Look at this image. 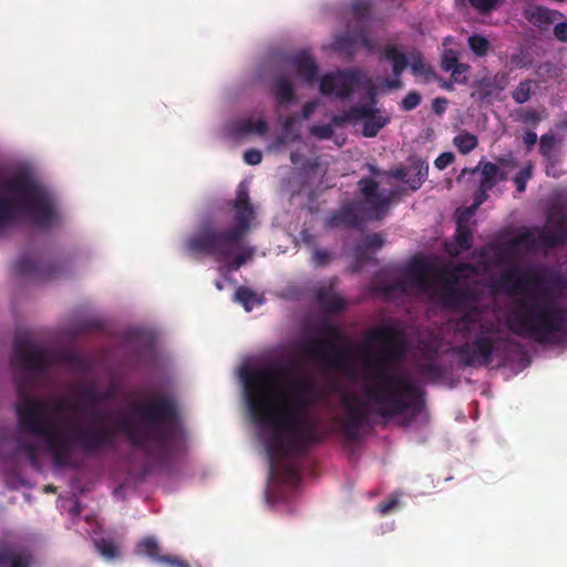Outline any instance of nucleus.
I'll use <instances>...</instances> for the list:
<instances>
[{"instance_id":"16","label":"nucleus","mask_w":567,"mask_h":567,"mask_svg":"<svg viewBox=\"0 0 567 567\" xmlns=\"http://www.w3.org/2000/svg\"><path fill=\"white\" fill-rule=\"evenodd\" d=\"M359 192L369 205V218L380 220L386 214L391 198L378 194L379 183L372 178L363 177L358 182Z\"/></svg>"},{"instance_id":"31","label":"nucleus","mask_w":567,"mask_h":567,"mask_svg":"<svg viewBox=\"0 0 567 567\" xmlns=\"http://www.w3.org/2000/svg\"><path fill=\"white\" fill-rule=\"evenodd\" d=\"M563 17L557 10L534 6V25L542 30H547L551 24H556Z\"/></svg>"},{"instance_id":"38","label":"nucleus","mask_w":567,"mask_h":567,"mask_svg":"<svg viewBox=\"0 0 567 567\" xmlns=\"http://www.w3.org/2000/svg\"><path fill=\"white\" fill-rule=\"evenodd\" d=\"M16 443H17V451L20 453H23L27 456L30 464L34 468H39L40 463H39V453H38L37 446L32 442L21 439V437H18L16 440Z\"/></svg>"},{"instance_id":"28","label":"nucleus","mask_w":567,"mask_h":567,"mask_svg":"<svg viewBox=\"0 0 567 567\" xmlns=\"http://www.w3.org/2000/svg\"><path fill=\"white\" fill-rule=\"evenodd\" d=\"M319 307L329 313H336L344 308V300L338 296L332 287H320L316 292Z\"/></svg>"},{"instance_id":"52","label":"nucleus","mask_w":567,"mask_h":567,"mask_svg":"<svg viewBox=\"0 0 567 567\" xmlns=\"http://www.w3.org/2000/svg\"><path fill=\"white\" fill-rule=\"evenodd\" d=\"M422 372L430 379H441L444 375V369L436 363L425 364Z\"/></svg>"},{"instance_id":"19","label":"nucleus","mask_w":567,"mask_h":567,"mask_svg":"<svg viewBox=\"0 0 567 567\" xmlns=\"http://www.w3.org/2000/svg\"><path fill=\"white\" fill-rule=\"evenodd\" d=\"M31 550L20 544L0 542V567H31L33 564Z\"/></svg>"},{"instance_id":"9","label":"nucleus","mask_w":567,"mask_h":567,"mask_svg":"<svg viewBox=\"0 0 567 567\" xmlns=\"http://www.w3.org/2000/svg\"><path fill=\"white\" fill-rule=\"evenodd\" d=\"M567 245V214L561 207H551L545 225L534 226V252L539 248H557Z\"/></svg>"},{"instance_id":"25","label":"nucleus","mask_w":567,"mask_h":567,"mask_svg":"<svg viewBox=\"0 0 567 567\" xmlns=\"http://www.w3.org/2000/svg\"><path fill=\"white\" fill-rule=\"evenodd\" d=\"M74 390L81 400L70 404L72 410L91 411L92 408L99 405L100 388L96 382L92 381L87 385L76 384Z\"/></svg>"},{"instance_id":"20","label":"nucleus","mask_w":567,"mask_h":567,"mask_svg":"<svg viewBox=\"0 0 567 567\" xmlns=\"http://www.w3.org/2000/svg\"><path fill=\"white\" fill-rule=\"evenodd\" d=\"M136 554L145 555L153 561L166 567H190V565L176 556L161 555V548L155 537L143 538L136 547Z\"/></svg>"},{"instance_id":"11","label":"nucleus","mask_w":567,"mask_h":567,"mask_svg":"<svg viewBox=\"0 0 567 567\" xmlns=\"http://www.w3.org/2000/svg\"><path fill=\"white\" fill-rule=\"evenodd\" d=\"M11 363L24 371L35 373H45L51 365L49 352L34 344L27 336L14 338Z\"/></svg>"},{"instance_id":"32","label":"nucleus","mask_w":567,"mask_h":567,"mask_svg":"<svg viewBox=\"0 0 567 567\" xmlns=\"http://www.w3.org/2000/svg\"><path fill=\"white\" fill-rule=\"evenodd\" d=\"M235 131L240 135L256 133L262 136L268 132V124L265 118H258L257 121L244 118L236 123Z\"/></svg>"},{"instance_id":"63","label":"nucleus","mask_w":567,"mask_h":567,"mask_svg":"<svg viewBox=\"0 0 567 567\" xmlns=\"http://www.w3.org/2000/svg\"><path fill=\"white\" fill-rule=\"evenodd\" d=\"M317 102L316 101H310V102H307L303 106H302V110H301V116L303 120H308L312 113L315 112V110L317 109Z\"/></svg>"},{"instance_id":"18","label":"nucleus","mask_w":567,"mask_h":567,"mask_svg":"<svg viewBox=\"0 0 567 567\" xmlns=\"http://www.w3.org/2000/svg\"><path fill=\"white\" fill-rule=\"evenodd\" d=\"M507 329L519 336H532V297L523 298L505 316Z\"/></svg>"},{"instance_id":"44","label":"nucleus","mask_w":567,"mask_h":567,"mask_svg":"<svg viewBox=\"0 0 567 567\" xmlns=\"http://www.w3.org/2000/svg\"><path fill=\"white\" fill-rule=\"evenodd\" d=\"M532 176V164H526L523 169L518 174L515 175L513 182L516 186V190L518 193H523L526 189V185L528 179Z\"/></svg>"},{"instance_id":"29","label":"nucleus","mask_w":567,"mask_h":567,"mask_svg":"<svg viewBox=\"0 0 567 567\" xmlns=\"http://www.w3.org/2000/svg\"><path fill=\"white\" fill-rule=\"evenodd\" d=\"M410 177L406 179V184L411 189L416 190L421 187L423 182L426 179L429 174V165L425 161L416 158L411 162Z\"/></svg>"},{"instance_id":"14","label":"nucleus","mask_w":567,"mask_h":567,"mask_svg":"<svg viewBox=\"0 0 567 567\" xmlns=\"http://www.w3.org/2000/svg\"><path fill=\"white\" fill-rule=\"evenodd\" d=\"M341 404L347 412L340 422L341 432L346 440L355 442L360 439V431L369 420L367 404L357 395L349 394H342Z\"/></svg>"},{"instance_id":"59","label":"nucleus","mask_w":567,"mask_h":567,"mask_svg":"<svg viewBox=\"0 0 567 567\" xmlns=\"http://www.w3.org/2000/svg\"><path fill=\"white\" fill-rule=\"evenodd\" d=\"M384 244L383 237L380 234H371L365 237V248H380Z\"/></svg>"},{"instance_id":"8","label":"nucleus","mask_w":567,"mask_h":567,"mask_svg":"<svg viewBox=\"0 0 567 567\" xmlns=\"http://www.w3.org/2000/svg\"><path fill=\"white\" fill-rule=\"evenodd\" d=\"M318 330L322 338L309 340L305 347L306 354L326 369L343 368L349 358V346L346 343L344 347H338L340 342H346L341 329L324 321Z\"/></svg>"},{"instance_id":"27","label":"nucleus","mask_w":567,"mask_h":567,"mask_svg":"<svg viewBox=\"0 0 567 567\" xmlns=\"http://www.w3.org/2000/svg\"><path fill=\"white\" fill-rule=\"evenodd\" d=\"M430 270L431 266L424 259L415 258L411 261L408 274L413 285L425 290L432 286Z\"/></svg>"},{"instance_id":"12","label":"nucleus","mask_w":567,"mask_h":567,"mask_svg":"<svg viewBox=\"0 0 567 567\" xmlns=\"http://www.w3.org/2000/svg\"><path fill=\"white\" fill-rule=\"evenodd\" d=\"M363 78V72L358 68L328 72L320 78L319 91L324 96L336 95L340 100H346L353 94Z\"/></svg>"},{"instance_id":"58","label":"nucleus","mask_w":567,"mask_h":567,"mask_svg":"<svg viewBox=\"0 0 567 567\" xmlns=\"http://www.w3.org/2000/svg\"><path fill=\"white\" fill-rule=\"evenodd\" d=\"M553 32L558 41L567 42V21H557L554 25Z\"/></svg>"},{"instance_id":"36","label":"nucleus","mask_w":567,"mask_h":567,"mask_svg":"<svg viewBox=\"0 0 567 567\" xmlns=\"http://www.w3.org/2000/svg\"><path fill=\"white\" fill-rule=\"evenodd\" d=\"M453 144L461 154L467 155L477 147L478 138L470 132H462L453 138Z\"/></svg>"},{"instance_id":"15","label":"nucleus","mask_w":567,"mask_h":567,"mask_svg":"<svg viewBox=\"0 0 567 567\" xmlns=\"http://www.w3.org/2000/svg\"><path fill=\"white\" fill-rule=\"evenodd\" d=\"M532 244V231L526 230L524 234L515 236L504 243L491 245L492 261L498 267H512L518 265V249L520 246L528 247Z\"/></svg>"},{"instance_id":"39","label":"nucleus","mask_w":567,"mask_h":567,"mask_svg":"<svg viewBox=\"0 0 567 567\" xmlns=\"http://www.w3.org/2000/svg\"><path fill=\"white\" fill-rule=\"evenodd\" d=\"M455 243L460 250H468L472 246V231L470 227L464 224L461 219L457 220V227L455 231Z\"/></svg>"},{"instance_id":"50","label":"nucleus","mask_w":567,"mask_h":567,"mask_svg":"<svg viewBox=\"0 0 567 567\" xmlns=\"http://www.w3.org/2000/svg\"><path fill=\"white\" fill-rule=\"evenodd\" d=\"M458 62L457 54L454 50H446L442 56L441 68L445 72H450V70L454 69Z\"/></svg>"},{"instance_id":"45","label":"nucleus","mask_w":567,"mask_h":567,"mask_svg":"<svg viewBox=\"0 0 567 567\" xmlns=\"http://www.w3.org/2000/svg\"><path fill=\"white\" fill-rule=\"evenodd\" d=\"M532 92V82L529 80H525L519 83L516 90L513 92V99L522 104L529 100Z\"/></svg>"},{"instance_id":"55","label":"nucleus","mask_w":567,"mask_h":567,"mask_svg":"<svg viewBox=\"0 0 567 567\" xmlns=\"http://www.w3.org/2000/svg\"><path fill=\"white\" fill-rule=\"evenodd\" d=\"M454 154L451 152H444L440 154L434 161V165L437 169L442 171L451 165L454 161Z\"/></svg>"},{"instance_id":"2","label":"nucleus","mask_w":567,"mask_h":567,"mask_svg":"<svg viewBox=\"0 0 567 567\" xmlns=\"http://www.w3.org/2000/svg\"><path fill=\"white\" fill-rule=\"evenodd\" d=\"M367 341L378 346V351L364 360L363 395L375 404V413L383 419H394L411 412L410 422L425 409V391L410 378L392 373L388 367L403 360L406 351L404 333L393 324L373 328Z\"/></svg>"},{"instance_id":"40","label":"nucleus","mask_w":567,"mask_h":567,"mask_svg":"<svg viewBox=\"0 0 567 567\" xmlns=\"http://www.w3.org/2000/svg\"><path fill=\"white\" fill-rule=\"evenodd\" d=\"M94 546L99 554L106 559H114L120 555L116 544L111 538L95 539Z\"/></svg>"},{"instance_id":"33","label":"nucleus","mask_w":567,"mask_h":567,"mask_svg":"<svg viewBox=\"0 0 567 567\" xmlns=\"http://www.w3.org/2000/svg\"><path fill=\"white\" fill-rule=\"evenodd\" d=\"M369 114L370 111L367 107L360 106V104H358L349 107V110L342 114L333 115L331 122L336 126H343L347 123L357 122L361 120L362 116H367Z\"/></svg>"},{"instance_id":"5","label":"nucleus","mask_w":567,"mask_h":567,"mask_svg":"<svg viewBox=\"0 0 567 567\" xmlns=\"http://www.w3.org/2000/svg\"><path fill=\"white\" fill-rule=\"evenodd\" d=\"M503 316L499 311L476 306L467 309L455 321V333L464 342L452 348L462 368H487L501 351L512 346L502 337Z\"/></svg>"},{"instance_id":"61","label":"nucleus","mask_w":567,"mask_h":567,"mask_svg":"<svg viewBox=\"0 0 567 567\" xmlns=\"http://www.w3.org/2000/svg\"><path fill=\"white\" fill-rule=\"evenodd\" d=\"M398 503H399L398 498L391 497L379 505V512L382 515H385V514L390 513L398 505Z\"/></svg>"},{"instance_id":"3","label":"nucleus","mask_w":567,"mask_h":567,"mask_svg":"<svg viewBox=\"0 0 567 567\" xmlns=\"http://www.w3.org/2000/svg\"><path fill=\"white\" fill-rule=\"evenodd\" d=\"M14 410L20 430L43 439L58 467L72 466L74 447L86 455H96L116 442V431L104 423L105 412L93 411L90 415L91 426L75 429L64 436L54 430L42 400L20 390Z\"/></svg>"},{"instance_id":"24","label":"nucleus","mask_w":567,"mask_h":567,"mask_svg":"<svg viewBox=\"0 0 567 567\" xmlns=\"http://www.w3.org/2000/svg\"><path fill=\"white\" fill-rule=\"evenodd\" d=\"M369 93L371 103L360 104V106H364L370 111L369 115L361 117V120H364L362 134L367 137H374L388 124L389 120L380 114V110L374 107L377 101L373 87L369 90Z\"/></svg>"},{"instance_id":"30","label":"nucleus","mask_w":567,"mask_h":567,"mask_svg":"<svg viewBox=\"0 0 567 567\" xmlns=\"http://www.w3.org/2000/svg\"><path fill=\"white\" fill-rule=\"evenodd\" d=\"M275 99L278 106L292 103L296 100L292 83L285 76H280L275 83Z\"/></svg>"},{"instance_id":"56","label":"nucleus","mask_w":567,"mask_h":567,"mask_svg":"<svg viewBox=\"0 0 567 567\" xmlns=\"http://www.w3.org/2000/svg\"><path fill=\"white\" fill-rule=\"evenodd\" d=\"M468 69H470V66L467 64L460 63L454 69L450 70L454 82L465 84L467 82V79H466V76L462 78L461 75L463 73H465L466 71H468Z\"/></svg>"},{"instance_id":"42","label":"nucleus","mask_w":567,"mask_h":567,"mask_svg":"<svg viewBox=\"0 0 567 567\" xmlns=\"http://www.w3.org/2000/svg\"><path fill=\"white\" fill-rule=\"evenodd\" d=\"M14 270L20 276L33 275L40 272V265L29 257H22L14 264Z\"/></svg>"},{"instance_id":"26","label":"nucleus","mask_w":567,"mask_h":567,"mask_svg":"<svg viewBox=\"0 0 567 567\" xmlns=\"http://www.w3.org/2000/svg\"><path fill=\"white\" fill-rule=\"evenodd\" d=\"M330 227H346L359 229L362 225V218L354 205H348L336 212L328 220Z\"/></svg>"},{"instance_id":"54","label":"nucleus","mask_w":567,"mask_h":567,"mask_svg":"<svg viewBox=\"0 0 567 567\" xmlns=\"http://www.w3.org/2000/svg\"><path fill=\"white\" fill-rule=\"evenodd\" d=\"M312 260L318 267L328 265L331 260V254L327 250L317 249L313 251Z\"/></svg>"},{"instance_id":"49","label":"nucleus","mask_w":567,"mask_h":567,"mask_svg":"<svg viewBox=\"0 0 567 567\" xmlns=\"http://www.w3.org/2000/svg\"><path fill=\"white\" fill-rule=\"evenodd\" d=\"M468 3L476 11L485 14L493 11L497 7L498 0H468Z\"/></svg>"},{"instance_id":"1","label":"nucleus","mask_w":567,"mask_h":567,"mask_svg":"<svg viewBox=\"0 0 567 567\" xmlns=\"http://www.w3.org/2000/svg\"><path fill=\"white\" fill-rule=\"evenodd\" d=\"M297 362L287 365L245 368L240 372L245 399L254 423L272 431L266 444L270 474L275 457L319 444L324 433L306 416L318 400L315 383L296 375Z\"/></svg>"},{"instance_id":"41","label":"nucleus","mask_w":567,"mask_h":567,"mask_svg":"<svg viewBox=\"0 0 567 567\" xmlns=\"http://www.w3.org/2000/svg\"><path fill=\"white\" fill-rule=\"evenodd\" d=\"M471 51L478 58H483L489 50V41L480 34H473L467 40Z\"/></svg>"},{"instance_id":"17","label":"nucleus","mask_w":567,"mask_h":567,"mask_svg":"<svg viewBox=\"0 0 567 567\" xmlns=\"http://www.w3.org/2000/svg\"><path fill=\"white\" fill-rule=\"evenodd\" d=\"M561 145L563 138H557L553 131L542 135L539 138V154L546 163L545 172L554 178H558L564 174V171L559 168L561 163Z\"/></svg>"},{"instance_id":"51","label":"nucleus","mask_w":567,"mask_h":567,"mask_svg":"<svg viewBox=\"0 0 567 567\" xmlns=\"http://www.w3.org/2000/svg\"><path fill=\"white\" fill-rule=\"evenodd\" d=\"M310 134L319 140H330L333 135V128L330 124L312 125Z\"/></svg>"},{"instance_id":"22","label":"nucleus","mask_w":567,"mask_h":567,"mask_svg":"<svg viewBox=\"0 0 567 567\" xmlns=\"http://www.w3.org/2000/svg\"><path fill=\"white\" fill-rule=\"evenodd\" d=\"M382 58L392 62V72L394 79L386 81L389 89L398 90L402 86L400 80L401 74L409 66V60L404 53H402L395 45H385L382 51Z\"/></svg>"},{"instance_id":"62","label":"nucleus","mask_w":567,"mask_h":567,"mask_svg":"<svg viewBox=\"0 0 567 567\" xmlns=\"http://www.w3.org/2000/svg\"><path fill=\"white\" fill-rule=\"evenodd\" d=\"M411 70L414 75L425 74V65L421 59V56H416L413 59V62L411 63Z\"/></svg>"},{"instance_id":"6","label":"nucleus","mask_w":567,"mask_h":567,"mask_svg":"<svg viewBox=\"0 0 567 567\" xmlns=\"http://www.w3.org/2000/svg\"><path fill=\"white\" fill-rule=\"evenodd\" d=\"M8 196H0V236L19 215L48 230L59 223V212L50 193L30 174L18 173L4 184Z\"/></svg>"},{"instance_id":"34","label":"nucleus","mask_w":567,"mask_h":567,"mask_svg":"<svg viewBox=\"0 0 567 567\" xmlns=\"http://www.w3.org/2000/svg\"><path fill=\"white\" fill-rule=\"evenodd\" d=\"M374 289L381 292L386 298H392L395 295H406L409 291L408 281L399 278L392 282L378 281Z\"/></svg>"},{"instance_id":"13","label":"nucleus","mask_w":567,"mask_h":567,"mask_svg":"<svg viewBox=\"0 0 567 567\" xmlns=\"http://www.w3.org/2000/svg\"><path fill=\"white\" fill-rule=\"evenodd\" d=\"M492 287L507 296L532 297V266L512 265L493 280Z\"/></svg>"},{"instance_id":"60","label":"nucleus","mask_w":567,"mask_h":567,"mask_svg":"<svg viewBox=\"0 0 567 567\" xmlns=\"http://www.w3.org/2000/svg\"><path fill=\"white\" fill-rule=\"evenodd\" d=\"M489 188H484V186L480 185L478 189L476 190L474 195V203L472 208L476 209L478 208L488 197L487 193L489 192Z\"/></svg>"},{"instance_id":"53","label":"nucleus","mask_w":567,"mask_h":567,"mask_svg":"<svg viewBox=\"0 0 567 567\" xmlns=\"http://www.w3.org/2000/svg\"><path fill=\"white\" fill-rule=\"evenodd\" d=\"M496 162H497L496 164L501 168H505V169H509V171H513L514 168H516L518 166V162L512 153L497 157Z\"/></svg>"},{"instance_id":"47","label":"nucleus","mask_w":567,"mask_h":567,"mask_svg":"<svg viewBox=\"0 0 567 567\" xmlns=\"http://www.w3.org/2000/svg\"><path fill=\"white\" fill-rule=\"evenodd\" d=\"M256 252L255 247L251 246H243L241 241L239 243V248L235 251V258L237 264L241 267L248 260H250Z\"/></svg>"},{"instance_id":"43","label":"nucleus","mask_w":567,"mask_h":567,"mask_svg":"<svg viewBox=\"0 0 567 567\" xmlns=\"http://www.w3.org/2000/svg\"><path fill=\"white\" fill-rule=\"evenodd\" d=\"M256 293L248 287L241 286L235 292V300L241 303L247 311L252 309Z\"/></svg>"},{"instance_id":"23","label":"nucleus","mask_w":567,"mask_h":567,"mask_svg":"<svg viewBox=\"0 0 567 567\" xmlns=\"http://www.w3.org/2000/svg\"><path fill=\"white\" fill-rule=\"evenodd\" d=\"M288 63L295 69L296 73L306 82L313 83L318 78V65L312 55L301 50L288 58Z\"/></svg>"},{"instance_id":"37","label":"nucleus","mask_w":567,"mask_h":567,"mask_svg":"<svg viewBox=\"0 0 567 567\" xmlns=\"http://www.w3.org/2000/svg\"><path fill=\"white\" fill-rule=\"evenodd\" d=\"M59 360L71 365L78 372H86L90 369L89 361L74 351H64L59 355Z\"/></svg>"},{"instance_id":"46","label":"nucleus","mask_w":567,"mask_h":567,"mask_svg":"<svg viewBox=\"0 0 567 567\" xmlns=\"http://www.w3.org/2000/svg\"><path fill=\"white\" fill-rule=\"evenodd\" d=\"M421 95L416 91L409 92L401 101L400 109L409 112L416 109L421 103Z\"/></svg>"},{"instance_id":"35","label":"nucleus","mask_w":567,"mask_h":567,"mask_svg":"<svg viewBox=\"0 0 567 567\" xmlns=\"http://www.w3.org/2000/svg\"><path fill=\"white\" fill-rule=\"evenodd\" d=\"M480 165L482 166L480 185L493 189L498 184V165L492 162H480Z\"/></svg>"},{"instance_id":"10","label":"nucleus","mask_w":567,"mask_h":567,"mask_svg":"<svg viewBox=\"0 0 567 567\" xmlns=\"http://www.w3.org/2000/svg\"><path fill=\"white\" fill-rule=\"evenodd\" d=\"M468 264L461 262L453 269H442L439 272L440 279L443 281V287L439 295L440 302L450 309H460L470 302L475 301L474 292L467 288H458L457 282L461 272L471 269Z\"/></svg>"},{"instance_id":"21","label":"nucleus","mask_w":567,"mask_h":567,"mask_svg":"<svg viewBox=\"0 0 567 567\" xmlns=\"http://www.w3.org/2000/svg\"><path fill=\"white\" fill-rule=\"evenodd\" d=\"M358 44L362 45L369 52H372L375 48L374 40L371 39L368 32L363 29L353 33L348 32L334 40V49L349 56H352L355 53V47Z\"/></svg>"},{"instance_id":"48","label":"nucleus","mask_w":567,"mask_h":567,"mask_svg":"<svg viewBox=\"0 0 567 567\" xmlns=\"http://www.w3.org/2000/svg\"><path fill=\"white\" fill-rule=\"evenodd\" d=\"M494 92V82L488 79H482L476 85V93L478 94L481 100H486L493 95Z\"/></svg>"},{"instance_id":"64","label":"nucleus","mask_w":567,"mask_h":567,"mask_svg":"<svg viewBox=\"0 0 567 567\" xmlns=\"http://www.w3.org/2000/svg\"><path fill=\"white\" fill-rule=\"evenodd\" d=\"M391 176L406 183L410 177V167H401L391 173Z\"/></svg>"},{"instance_id":"57","label":"nucleus","mask_w":567,"mask_h":567,"mask_svg":"<svg viewBox=\"0 0 567 567\" xmlns=\"http://www.w3.org/2000/svg\"><path fill=\"white\" fill-rule=\"evenodd\" d=\"M261 159H262V154L258 150L251 148L244 153V161L248 165H257L261 162Z\"/></svg>"},{"instance_id":"7","label":"nucleus","mask_w":567,"mask_h":567,"mask_svg":"<svg viewBox=\"0 0 567 567\" xmlns=\"http://www.w3.org/2000/svg\"><path fill=\"white\" fill-rule=\"evenodd\" d=\"M233 207L234 226L224 229L216 224L207 223L187 238L185 248L193 254L208 255L214 260L228 259L239 248V243L249 231L255 218L248 188L244 184L237 188Z\"/></svg>"},{"instance_id":"4","label":"nucleus","mask_w":567,"mask_h":567,"mask_svg":"<svg viewBox=\"0 0 567 567\" xmlns=\"http://www.w3.org/2000/svg\"><path fill=\"white\" fill-rule=\"evenodd\" d=\"M134 410L137 421L121 420L118 431L155 466H168L184 441L175 400L166 394H156L147 403L135 405Z\"/></svg>"}]
</instances>
